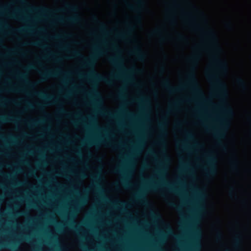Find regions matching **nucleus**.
<instances>
[{"instance_id":"nucleus-1","label":"nucleus","mask_w":251,"mask_h":251,"mask_svg":"<svg viewBox=\"0 0 251 251\" xmlns=\"http://www.w3.org/2000/svg\"><path fill=\"white\" fill-rule=\"evenodd\" d=\"M238 0H236V179L238 174V147H237V110H238V98L237 88L240 87L243 92L246 93L250 90V83L243 79L239 78L238 75Z\"/></svg>"},{"instance_id":"nucleus-2","label":"nucleus","mask_w":251,"mask_h":251,"mask_svg":"<svg viewBox=\"0 0 251 251\" xmlns=\"http://www.w3.org/2000/svg\"><path fill=\"white\" fill-rule=\"evenodd\" d=\"M206 33L210 37V41L212 44L213 50V58L214 62L218 65L221 64L222 61L219 56L220 48L218 44L216 35L215 32L211 30H208Z\"/></svg>"},{"instance_id":"nucleus-3","label":"nucleus","mask_w":251,"mask_h":251,"mask_svg":"<svg viewBox=\"0 0 251 251\" xmlns=\"http://www.w3.org/2000/svg\"><path fill=\"white\" fill-rule=\"evenodd\" d=\"M232 139H233V145H232V172L234 174L235 172V135L234 131L233 132L232 135Z\"/></svg>"},{"instance_id":"nucleus-4","label":"nucleus","mask_w":251,"mask_h":251,"mask_svg":"<svg viewBox=\"0 0 251 251\" xmlns=\"http://www.w3.org/2000/svg\"><path fill=\"white\" fill-rule=\"evenodd\" d=\"M232 251H235V223L234 220L232 224Z\"/></svg>"},{"instance_id":"nucleus-5","label":"nucleus","mask_w":251,"mask_h":251,"mask_svg":"<svg viewBox=\"0 0 251 251\" xmlns=\"http://www.w3.org/2000/svg\"><path fill=\"white\" fill-rule=\"evenodd\" d=\"M135 49L138 51L140 60H143L146 57L145 53L142 50L141 47L139 46H136Z\"/></svg>"},{"instance_id":"nucleus-6","label":"nucleus","mask_w":251,"mask_h":251,"mask_svg":"<svg viewBox=\"0 0 251 251\" xmlns=\"http://www.w3.org/2000/svg\"><path fill=\"white\" fill-rule=\"evenodd\" d=\"M246 121L251 127V129L248 131V135L250 137H251V112H248L246 116Z\"/></svg>"},{"instance_id":"nucleus-7","label":"nucleus","mask_w":251,"mask_h":251,"mask_svg":"<svg viewBox=\"0 0 251 251\" xmlns=\"http://www.w3.org/2000/svg\"><path fill=\"white\" fill-rule=\"evenodd\" d=\"M191 78L192 79V80H193V81L195 82V86L194 87V89H197L198 91H201V89L200 88V87H199V83L197 81V78H196V75L194 73H193L192 75H191Z\"/></svg>"},{"instance_id":"nucleus-8","label":"nucleus","mask_w":251,"mask_h":251,"mask_svg":"<svg viewBox=\"0 0 251 251\" xmlns=\"http://www.w3.org/2000/svg\"><path fill=\"white\" fill-rule=\"evenodd\" d=\"M198 227L200 229V231H199V234H200V248L199 249H200L202 246V242H201V239L203 237V231H202V226H201V224H199L198 225Z\"/></svg>"},{"instance_id":"nucleus-9","label":"nucleus","mask_w":251,"mask_h":251,"mask_svg":"<svg viewBox=\"0 0 251 251\" xmlns=\"http://www.w3.org/2000/svg\"><path fill=\"white\" fill-rule=\"evenodd\" d=\"M209 79L210 80L211 79H214L215 80V82L217 83H220L222 84V82L221 81V80L219 77H218L216 75L213 74L212 75H210Z\"/></svg>"},{"instance_id":"nucleus-10","label":"nucleus","mask_w":251,"mask_h":251,"mask_svg":"<svg viewBox=\"0 0 251 251\" xmlns=\"http://www.w3.org/2000/svg\"><path fill=\"white\" fill-rule=\"evenodd\" d=\"M203 195L204 196V204H203V206L205 208L206 206L207 199V196H208L207 192L205 189H204Z\"/></svg>"},{"instance_id":"nucleus-11","label":"nucleus","mask_w":251,"mask_h":251,"mask_svg":"<svg viewBox=\"0 0 251 251\" xmlns=\"http://www.w3.org/2000/svg\"><path fill=\"white\" fill-rule=\"evenodd\" d=\"M138 3L140 5L141 9L142 10L145 5V2L144 0H137Z\"/></svg>"},{"instance_id":"nucleus-12","label":"nucleus","mask_w":251,"mask_h":251,"mask_svg":"<svg viewBox=\"0 0 251 251\" xmlns=\"http://www.w3.org/2000/svg\"><path fill=\"white\" fill-rule=\"evenodd\" d=\"M213 160L215 161L214 166V169H213V172L214 173H216L217 172V157H214V158H213Z\"/></svg>"},{"instance_id":"nucleus-13","label":"nucleus","mask_w":251,"mask_h":251,"mask_svg":"<svg viewBox=\"0 0 251 251\" xmlns=\"http://www.w3.org/2000/svg\"><path fill=\"white\" fill-rule=\"evenodd\" d=\"M222 233L219 229H217V238L218 240H221L222 238Z\"/></svg>"},{"instance_id":"nucleus-14","label":"nucleus","mask_w":251,"mask_h":251,"mask_svg":"<svg viewBox=\"0 0 251 251\" xmlns=\"http://www.w3.org/2000/svg\"><path fill=\"white\" fill-rule=\"evenodd\" d=\"M70 8L73 11H77L78 10V6L75 5H70Z\"/></svg>"},{"instance_id":"nucleus-15","label":"nucleus","mask_w":251,"mask_h":251,"mask_svg":"<svg viewBox=\"0 0 251 251\" xmlns=\"http://www.w3.org/2000/svg\"><path fill=\"white\" fill-rule=\"evenodd\" d=\"M235 180H233V184H232V193H233V199L234 200V193L235 192Z\"/></svg>"},{"instance_id":"nucleus-16","label":"nucleus","mask_w":251,"mask_h":251,"mask_svg":"<svg viewBox=\"0 0 251 251\" xmlns=\"http://www.w3.org/2000/svg\"><path fill=\"white\" fill-rule=\"evenodd\" d=\"M75 17L76 21H80L81 20L80 16L77 12L75 13Z\"/></svg>"},{"instance_id":"nucleus-17","label":"nucleus","mask_w":251,"mask_h":251,"mask_svg":"<svg viewBox=\"0 0 251 251\" xmlns=\"http://www.w3.org/2000/svg\"><path fill=\"white\" fill-rule=\"evenodd\" d=\"M137 19L138 20V21L140 23H142V17L141 15H139L137 17Z\"/></svg>"},{"instance_id":"nucleus-18","label":"nucleus","mask_w":251,"mask_h":251,"mask_svg":"<svg viewBox=\"0 0 251 251\" xmlns=\"http://www.w3.org/2000/svg\"><path fill=\"white\" fill-rule=\"evenodd\" d=\"M166 84L167 85V86L169 87H171V84L169 79L166 80Z\"/></svg>"},{"instance_id":"nucleus-19","label":"nucleus","mask_w":251,"mask_h":251,"mask_svg":"<svg viewBox=\"0 0 251 251\" xmlns=\"http://www.w3.org/2000/svg\"><path fill=\"white\" fill-rule=\"evenodd\" d=\"M162 136H163V137H164V138H166L167 137V132H165V133H164V134H162Z\"/></svg>"},{"instance_id":"nucleus-20","label":"nucleus","mask_w":251,"mask_h":251,"mask_svg":"<svg viewBox=\"0 0 251 251\" xmlns=\"http://www.w3.org/2000/svg\"><path fill=\"white\" fill-rule=\"evenodd\" d=\"M101 100H102V102H103V99H102V98H101ZM102 107L103 109H105V106H104V105H103V103H102Z\"/></svg>"},{"instance_id":"nucleus-21","label":"nucleus","mask_w":251,"mask_h":251,"mask_svg":"<svg viewBox=\"0 0 251 251\" xmlns=\"http://www.w3.org/2000/svg\"><path fill=\"white\" fill-rule=\"evenodd\" d=\"M31 84H32V86L34 88L35 87V83L31 82Z\"/></svg>"},{"instance_id":"nucleus-22","label":"nucleus","mask_w":251,"mask_h":251,"mask_svg":"<svg viewBox=\"0 0 251 251\" xmlns=\"http://www.w3.org/2000/svg\"><path fill=\"white\" fill-rule=\"evenodd\" d=\"M233 77H234V76ZM234 83H235L234 78H233V88H234Z\"/></svg>"},{"instance_id":"nucleus-23","label":"nucleus","mask_w":251,"mask_h":251,"mask_svg":"<svg viewBox=\"0 0 251 251\" xmlns=\"http://www.w3.org/2000/svg\"><path fill=\"white\" fill-rule=\"evenodd\" d=\"M179 36H180V37H181V38H182V39H184V37L183 35H182L181 34H180V35H179Z\"/></svg>"},{"instance_id":"nucleus-24","label":"nucleus","mask_w":251,"mask_h":251,"mask_svg":"<svg viewBox=\"0 0 251 251\" xmlns=\"http://www.w3.org/2000/svg\"><path fill=\"white\" fill-rule=\"evenodd\" d=\"M132 69H133L134 70H135V71L137 70V68H136V67H135V66H133V67H132Z\"/></svg>"},{"instance_id":"nucleus-25","label":"nucleus","mask_w":251,"mask_h":251,"mask_svg":"<svg viewBox=\"0 0 251 251\" xmlns=\"http://www.w3.org/2000/svg\"><path fill=\"white\" fill-rule=\"evenodd\" d=\"M245 203H246V204L248 206V205H249V202H248V201H246V202H245Z\"/></svg>"},{"instance_id":"nucleus-26","label":"nucleus","mask_w":251,"mask_h":251,"mask_svg":"<svg viewBox=\"0 0 251 251\" xmlns=\"http://www.w3.org/2000/svg\"><path fill=\"white\" fill-rule=\"evenodd\" d=\"M64 251H68L67 249L66 248H65Z\"/></svg>"},{"instance_id":"nucleus-27","label":"nucleus","mask_w":251,"mask_h":251,"mask_svg":"<svg viewBox=\"0 0 251 251\" xmlns=\"http://www.w3.org/2000/svg\"><path fill=\"white\" fill-rule=\"evenodd\" d=\"M234 114H235V112L234 111V110H233V116L234 117Z\"/></svg>"},{"instance_id":"nucleus-28","label":"nucleus","mask_w":251,"mask_h":251,"mask_svg":"<svg viewBox=\"0 0 251 251\" xmlns=\"http://www.w3.org/2000/svg\"><path fill=\"white\" fill-rule=\"evenodd\" d=\"M248 171H251V169H250V170H249Z\"/></svg>"},{"instance_id":"nucleus-29","label":"nucleus","mask_w":251,"mask_h":251,"mask_svg":"<svg viewBox=\"0 0 251 251\" xmlns=\"http://www.w3.org/2000/svg\"><path fill=\"white\" fill-rule=\"evenodd\" d=\"M250 59H251V57H250Z\"/></svg>"}]
</instances>
